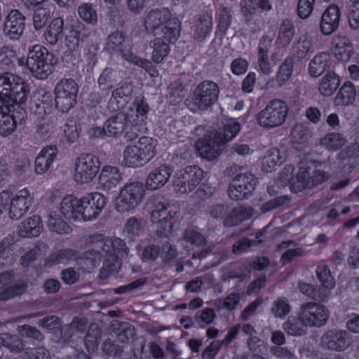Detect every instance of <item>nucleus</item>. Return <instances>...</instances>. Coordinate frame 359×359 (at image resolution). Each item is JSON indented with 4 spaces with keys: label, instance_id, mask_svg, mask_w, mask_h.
<instances>
[{
    "label": "nucleus",
    "instance_id": "1",
    "mask_svg": "<svg viewBox=\"0 0 359 359\" xmlns=\"http://www.w3.org/2000/svg\"><path fill=\"white\" fill-rule=\"evenodd\" d=\"M29 87L20 76L10 72L0 74V112L26 111Z\"/></svg>",
    "mask_w": 359,
    "mask_h": 359
},
{
    "label": "nucleus",
    "instance_id": "2",
    "mask_svg": "<svg viewBox=\"0 0 359 359\" xmlns=\"http://www.w3.org/2000/svg\"><path fill=\"white\" fill-rule=\"evenodd\" d=\"M148 33L163 36L168 42H175L180 34V23L176 18H170L167 8L151 11L144 20Z\"/></svg>",
    "mask_w": 359,
    "mask_h": 359
},
{
    "label": "nucleus",
    "instance_id": "3",
    "mask_svg": "<svg viewBox=\"0 0 359 359\" xmlns=\"http://www.w3.org/2000/svg\"><path fill=\"white\" fill-rule=\"evenodd\" d=\"M57 62V58L47 48L35 45L29 48L25 65L33 76L43 80L53 72Z\"/></svg>",
    "mask_w": 359,
    "mask_h": 359
},
{
    "label": "nucleus",
    "instance_id": "4",
    "mask_svg": "<svg viewBox=\"0 0 359 359\" xmlns=\"http://www.w3.org/2000/svg\"><path fill=\"white\" fill-rule=\"evenodd\" d=\"M155 141L149 137L142 136L135 144H128L123 151V163L130 168L144 165L156 154Z\"/></svg>",
    "mask_w": 359,
    "mask_h": 359
},
{
    "label": "nucleus",
    "instance_id": "5",
    "mask_svg": "<svg viewBox=\"0 0 359 359\" xmlns=\"http://www.w3.org/2000/svg\"><path fill=\"white\" fill-rule=\"evenodd\" d=\"M144 186L139 182L126 184L120 190L116 200V209L119 212H126L135 209L142 201Z\"/></svg>",
    "mask_w": 359,
    "mask_h": 359
},
{
    "label": "nucleus",
    "instance_id": "6",
    "mask_svg": "<svg viewBox=\"0 0 359 359\" xmlns=\"http://www.w3.org/2000/svg\"><path fill=\"white\" fill-rule=\"evenodd\" d=\"M151 220L153 223L160 225V228L163 231V234L170 233L174 226V217L177 213L173 211L169 205L168 201L159 197H154L151 200Z\"/></svg>",
    "mask_w": 359,
    "mask_h": 359
},
{
    "label": "nucleus",
    "instance_id": "7",
    "mask_svg": "<svg viewBox=\"0 0 359 359\" xmlns=\"http://www.w3.org/2000/svg\"><path fill=\"white\" fill-rule=\"evenodd\" d=\"M203 171L197 165H189L178 171L173 180L175 191L180 194L192 191L201 182Z\"/></svg>",
    "mask_w": 359,
    "mask_h": 359
},
{
    "label": "nucleus",
    "instance_id": "8",
    "mask_svg": "<svg viewBox=\"0 0 359 359\" xmlns=\"http://www.w3.org/2000/svg\"><path fill=\"white\" fill-rule=\"evenodd\" d=\"M257 184V179L250 173L237 174L228 187L229 198L233 201H243L252 196Z\"/></svg>",
    "mask_w": 359,
    "mask_h": 359
},
{
    "label": "nucleus",
    "instance_id": "9",
    "mask_svg": "<svg viewBox=\"0 0 359 359\" xmlns=\"http://www.w3.org/2000/svg\"><path fill=\"white\" fill-rule=\"evenodd\" d=\"M100 166L97 156L91 154L80 155L76 161L75 180L81 184L90 182L96 176Z\"/></svg>",
    "mask_w": 359,
    "mask_h": 359
},
{
    "label": "nucleus",
    "instance_id": "10",
    "mask_svg": "<svg viewBox=\"0 0 359 359\" xmlns=\"http://www.w3.org/2000/svg\"><path fill=\"white\" fill-rule=\"evenodd\" d=\"M299 316L307 326L319 327L327 323L329 311L325 306L311 302L301 305Z\"/></svg>",
    "mask_w": 359,
    "mask_h": 359
},
{
    "label": "nucleus",
    "instance_id": "11",
    "mask_svg": "<svg viewBox=\"0 0 359 359\" xmlns=\"http://www.w3.org/2000/svg\"><path fill=\"white\" fill-rule=\"evenodd\" d=\"M321 343L328 351L342 352L352 344V339L351 334L346 330L331 329L323 334Z\"/></svg>",
    "mask_w": 359,
    "mask_h": 359
},
{
    "label": "nucleus",
    "instance_id": "12",
    "mask_svg": "<svg viewBox=\"0 0 359 359\" xmlns=\"http://www.w3.org/2000/svg\"><path fill=\"white\" fill-rule=\"evenodd\" d=\"M221 132L208 131L203 137L199 139L196 147L199 155L208 161L216 158L222 146Z\"/></svg>",
    "mask_w": 359,
    "mask_h": 359
},
{
    "label": "nucleus",
    "instance_id": "13",
    "mask_svg": "<svg viewBox=\"0 0 359 359\" xmlns=\"http://www.w3.org/2000/svg\"><path fill=\"white\" fill-rule=\"evenodd\" d=\"M219 92L216 83L204 81L195 90L194 104L200 110H206L217 100Z\"/></svg>",
    "mask_w": 359,
    "mask_h": 359
},
{
    "label": "nucleus",
    "instance_id": "14",
    "mask_svg": "<svg viewBox=\"0 0 359 359\" xmlns=\"http://www.w3.org/2000/svg\"><path fill=\"white\" fill-rule=\"evenodd\" d=\"M82 221L96 219L107 204V198L100 193H93L80 198Z\"/></svg>",
    "mask_w": 359,
    "mask_h": 359
},
{
    "label": "nucleus",
    "instance_id": "15",
    "mask_svg": "<svg viewBox=\"0 0 359 359\" xmlns=\"http://www.w3.org/2000/svg\"><path fill=\"white\" fill-rule=\"evenodd\" d=\"M26 18L17 9L11 10L6 17L4 26V34L11 40H19L25 29Z\"/></svg>",
    "mask_w": 359,
    "mask_h": 359
},
{
    "label": "nucleus",
    "instance_id": "16",
    "mask_svg": "<svg viewBox=\"0 0 359 359\" xmlns=\"http://www.w3.org/2000/svg\"><path fill=\"white\" fill-rule=\"evenodd\" d=\"M329 178V175L325 171L314 170L310 173V168L302 165L297 174V189H311Z\"/></svg>",
    "mask_w": 359,
    "mask_h": 359
},
{
    "label": "nucleus",
    "instance_id": "17",
    "mask_svg": "<svg viewBox=\"0 0 359 359\" xmlns=\"http://www.w3.org/2000/svg\"><path fill=\"white\" fill-rule=\"evenodd\" d=\"M31 204L32 198L29 191L26 189L20 190L10 202L8 212L10 218L20 219L28 211Z\"/></svg>",
    "mask_w": 359,
    "mask_h": 359
},
{
    "label": "nucleus",
    "instance_id": "18",
    "mask_svg": "<svg viewBox=\"0 0 359 359\" xmlns=\"http://www.w3.org/2000/svg\"><path fill=\"white\" fill-rule=\"evenodd\" d=\"M103 256L109 259L116 258V261H121L128 255L129 248L126 246V242L119 238L106 239L102 246Z\"/></svg>",
    "mask_w": 359,
    "mask_h": 359
},
{
    "label": "nucleus",
    "instance_id": "19",
    "mask_svg": "<svg viewBox=\"0 0 359 359\" xmlns=\"http://www.w3.org/2000/svg\"><path fill=\"white\" fill-rule=\"evenodd\" d=\"M340 20V10L336 5L329 6L321 16L320 31L325 35H330L337 30Z\"/></svg>",
    "mask_w": 359,
    "mask_h": 359
},
{
    "label": "nucleus",
    "instance_id": "20",
    "mask_svg": "<svg viewBox=\"0 0 359 359\" xmlns=\"http://www.w3.org/2000/svg\"><path fill=\"white\" fill-rule=\"evenodd\" d=\"M60 210L64 218L69 221L81 222V200L73 196L65 197L60 203Z\"/></svg>",
    "mask_w": 359,
    "mask_h": 359
},
{
    "label": "nucleus",
    "instance_id": "21",
    "mask_svg": "<svg viewBox=\"0 0 359 359\" xmlns=\"http://www.w3.org/2000/svg\"><path fill=\"white\" fill-rule=\"evenodd\" d=\"M172 170L166 164H162L149 172L146 180V187L156 190L163 187L168 181Z\"/></svg>",
    "mask_w": 359,
    "mask_h": 359
},
{
    "label": "nucleus",
    "instance_id": "22",
    "mask_svg": "<svg viewBox=\"0 0 359 359\" xmlns=\"http://www.w3.org/2000/svg\"><path fill=\"white\" fill-rule=\"evenodd\" d=\"M121 180L122 175L118 168L107 165L101 170L98 183L103 190L109 191L115 189Z\"/></svg>",
    "mask_w": 359,
    "mask_h": 359
},
{
    "label": "nucleus",
    "instance_id": "23",
    "mask_svg": "<svg viewBox=\"0 0 359 359\" xmlns=\"http://www.w3.org/2000/svg\"><path fill=\"white\" fill-rule=\"evenodd\" d=\"M110 333L116 336L120 342L127 343L135 336V327L128 322L113 320L110 323Z\"/></svg>",
    "mask_w": 359,
    "mask_h": 359
},
{
    "label": "nucleus",
    "instance_id": "24",
    "mask_svg": "<svg viewBox=\"0 0 359 359\" xmlns=\"http://www.w3.org/2000/svg\"><path fill=\"white\" fill-rule=\"evenodd\" d=\"M57 154L55 145H49L43 148L35 160V172L42 174L46 172L53 162Z\"/></svg>",
    "mask_w": 359,
    "mask_h": 359
},
{
    "label": "nucleus",
    "instance_id": "25",
    "mask_svg": "<svg viewBox=\"0 0 359 359\" xmlns=\"http://www.w3.org/2000/svg\"><path fill=\"white\" fill-rule=\"evenodd\" d=\"M127 46L128 45L126 44L125 35L120 32H115L108 36L105 49L111 53H118L125 60L124 54L131 52Z\"/></svg>",
    "mask_w": 359,
    "mask_h": 359
},
{
    "label": "nucleus",
    "instance_id": "26",
    "mask_svg": "<svg viewBox=\"0 0 359 359\" xmlns=\"http://www.w3.org/2000/svg\"><path fill=\"white\" fill-rule=\"evenodd\" d=\"M6 273H8L9 278L6 285L0 289L1 290V291H0V302H6L20 297L26 292L28 287L27 283L24 280H18L13 285H9L11 283V274L8 271Z\"/></svg>",
    "mask_w": 359,
    "mask_h": 359
},
{
    "label": "nucleus",
    "instance_id": "27",
    "mask_svg": "<svg viewBox=\"0 0 359 359\" xmlns=\"http://www.w3.org/2000/svg\"><path fill=\"white\" fill-rule=\"evenodd\" d=\"M42 229L41 217L36 215L28 218L19 225V232L22 236H38Z\"/></svg>",
    "mask_w": 359,
    "mask_h": 359
},
{
    "label": "nucleus",
    "instance_id": "28",
    "mask_svg": "<svg viewBox=\"0 0 359 359\" xmlns=\"http://www.w3.org/2000/svg\"><path fill=\"white\" fill-rule=\"evenodd\" d=\"M330 55L321 53L316 55L310 62L309 74L312 77H318L330 68Z\"/></svg>",
    "mask_w": 359,
    "mask_h": 359
},
{
    "label": "nucleus",
    "instance_id": "29",
    "mask_svg": "<svg viewBox=\"0 0 359 359\" xmlns=\"http://www.w3.org/2000/svg\"><path fill=\"white\" fill-rule=\"evenodd\" d=\"M356 90L355 86L350 81H346L340 88L338 94L334 98L336 106H347L352 104L355 98Z\"/></svg>",
    "mask_w": 359,
    "mask_h": 359
},
{
    "label": "nucleus",
    "instance_id": "30",
    "mask_svg": "<svg viewBox=\"0 0 359 359\" xmlns=\"http://www.w3.org/2000/svg\"><path fill=\"white\" fill-rule=\"evenodd\" d=\"M126 114H116L104 123L107 136L114 137L121 134L126 126Z\"/></svg>",
    "mask_w": 359,
    "mask_h": 359
},
{
    "label": "nucleus",
    "instance_id": "31",
    "mask_svg": "<svg viewBox=\"0 0 359 359\" xmlns=\"http://www.w3.org/2000/svg\"><path fill=\"white\" fill-rule=\"evenodd\" d=\"M175 42H168L163 36L156 37L151 42V46L153 48L152 60L156 63H160L166 57L170 52L169 43Z\"/></svg>",
    "mask_w": 359,
    "mask_h": 359
},
{
    "label": "nucleus",
    "instance_id": "32",
    "mask_svg": "<svg viewBox=\"0 0 359 359\" xmlns=\"http://www.w3.org/2000/svg\"><path fill=\"white\" fill-rule=\"evenodd\" d=\"M212 20L211 15L205 13L201 16L195 25L194 37L198 41H202L211 32Z\"/></svg>",
    "mask_w": 359,
    "mask_h": 359
},
{
    "label": "nucleus",
    "instance_id": "33",
    "mask_svg": "<svg viewBox=\"0 0 359 359\" xmlns=\"http://www.w3.org/2000/svg\"><path fill=\"white\" fill-rule=\"evenodd\" d=\"M294 57H287L280 65L276 76L278 88L284 86L291 78L294 65Z\"/></svg>",
    "mask_w": 359,
    "mask_h": 359
},
{
    "label": "nucleus",
    "instance_id": "34",
    "mask_svg": "<svg viewBox=\"0 0 359 359\" xmlns=\"http://www.w3.org/2000/svg\"><path fill=\"white\" fill-rule=\"evenodd\" d=\"M64 21L61 18L53 19L48 27L44 36L46 41L50 45H55L62 38Z\"/></svg>",
    "mask_w": 359,
    "mask_h": 359
},
{
    "label": "nucleus",
    "instance_id": "35",
    "mask_svg": "<svg viewBox=\"0 0 359 359\" xmlns=\"http://www.w3.org/2000/svg\"><path fill=\"white\" fill-rule=\"evenodd\" d=\"M339 84V76L334 72H329L323 77L318 89L322 95L330 96L338 88Z\"/></svg>",
    "mask_w": 359,
    "mask_h": 359
},
{
    "label": "nucleus",
    "instance_id": "36",
    "mask_svg": "<svg viewBox=\"0 0 359 359\" xmlns=\"http://www.w3.org/2000/svg\"><path fill=\"white\" fill-rule=\"evenodd\" d=\"M217 128H214L213 130L214 132H221L222 144L234 137L241 128L240 124L233 119L226 120V123L222 121L221 126L217 124Z\"/></svg>",
    "mask_w": 359,
    "mask_h": 359
},
{
    "label": "nucleus",
    "instance_id": "37",
    "mask_svg": "<svg viewBox=\"0 0 359 359\" xmlns=\"http://www.w3.org/2000/svg\"><path fill=\"white\" fill-rule=\"evenodd\" d=\"M103 255V254L102 253ZM101 253L98 251L90 250L84 253L83 257L77 260V263L81 269L85 273H90L100 262Z\"/></svg>",
    "mask_w": 359,
    "mask_h": 359
},
{
    "label": "nucleus",
    "instance_id": "38",
    "mask_svg": "<svg viewBox=\"0 0 359 359\" xmlns=\"http://www.w3.org/2000/svg\"><path fill=\"white\" fill-rule=\"evenodd\" d=\"M312 48V39L307 34H304L301 36L294 46V59L298 60L306 59L309 55Z\"/></svg>",
    "mask_w": 359,
    "mask_h": 359
},
{
    "label": "nucleus",
    "instance_id": "39",
    "mask_svg": "<svg viewBox=\"0 0 359 359\" xmlns=\"http://www.w3.org/2000/svg\"><path fill=\"white\" fill-rule=\"evenodd\" d=\"M295 34V29L292 22L285 20L280 25L277 42L283 47H287L291 43Z\"/></svg>",
    "mask_w": 359,
    "mask_h": 359
},
{
    "label": "nucleus",
    "instance_id": "40",
    "mask_svg": "<svg viewBox=\"0 0 359 359\" xmlns=\"http://www.w3.org/2000/svg\"><path fill=\"white\" fill-rule=\"evenodd\" d=\"M298 287L302 294L315 301L323 302L330 294L326 288L316 289L313 285L305 283H300Z\"/></svg>",
    "mask_w": 359,
    "mask_h": 359
},
{
    "label": "nucleus",
    "instance_id": "41",
    "mask_svg": "<svg viewBox=\"0 0 359 359\" xmlns=\"http://www.w3.org/2000/svg\"><path fill=\"white\" fill-rule=\"evenodd\" d=\"M306 325L302 318L290 317L283 323L284 330L292 336H302L306 333Z\"/></svg>",
    "mask_w": 359,
    "mask_h": 359
},
{
    "label": "nucleus",
    "instance_id": "42",
    "mask_svg": "<svg viewBox=\"0 0 359 359\" xmlns=\"http://www.w3.org/2000/svg\"><path fill=\"white\" fill-rule=\"evenodd\" d=\"M310 137L311 133L307 127L302 124L295 126L291 133V142L297 149H299L302 144L306 143Z\"/></svg>",
    "mask_w": 359,
    "mask_h": 359
},
{
    "label": "nucleus",
    "instance_id": "43",
    "mask_svg": "<svg viewBox=\"0 0 359 359\" xmlns=\"http://www.w3.org/2000/svg\"><path fill=\"white\" fill-rule=\"evenodd\" d=\"M320 143L328 150H337L346 143L343 135L337 133H331L320 139Z\"/></svg>",
    "mask_w": 359,
    "mask_h": 359
},
{
    "label": "nucleus",
    "instance_id": "44",
    "mask_svg": "<svg viewBox=\"0 0 359 359\" xmlns=\"http://www.w3.org/2000/svg\"><path fill=\"white\" fill-rule=\"evenodd\" d=\"M258 114L257 120L261 126L274 128L281 125L285 120L286 114Z\"/></svg>",
    "mask_w": 359,
    "mask_h": 359
},
{
    "label": "nucleus",
    "instance_id": "45",
    "mask_svg": "<svg viewBox=\"0 0 359 359\" xmlns=\"http://www.w3.org/2000/svg\"><path fill=\"white\" fill-rule=\"evenodd\" d=\"M78 91V86L72 79H62L55 88V95L77 96Z\"/></svg>",
    "mask_w": 359,
    "mask_h": 359
},
{
    "label": "nucleus",
    "instance_id": "46",
    "mask_svg": "<svg viewBox=\"0 0 359 359\" xmlns=\"http://www.w3.org/2000/svg\"><path fill=\"white\" fill-rule=\"evenodd\" d=\"M252 266L248 263L232 264L225 273L226 279L245 278L248 276Z\"/></svg>",
    "mask_w": 359,
    "mask_h": 359
},
{
    "label": "nucleus",
    "instance_id": "47",
    "mask_svg": "<svg viewBox=\"0 0 359 359\" xmlns=\"http://www.w3.org/2000/svg\"><path fill=\"white\" fill-rule=\"evenodd\" d=\"M16 117L11 114H0V135L6 137L16 129Z\"/></svg>",
    "mask_w": 359,
    "mask_h": 359
},
{
    "label": "nucleus",
    "instance_id": "48",
    "mask_svg": "<svg viewBox=\"0 0 359 359\" xmlns=\"http://www.w3.org/2000/svg\"><path fill=\"white\" fill-rule=\"evenodd\" d=\"M80 18L88 25H95L97 22V13L91 4L84 3L78 7Z\"/></svg>",
    "mask_w": 359,
    "mask_h": 359
},
{
    "label": "nucleus",
    "instance_id": "49",
    "mask_svg": "<svg viewBox=\"0 0 359 359\" xmlns=\"http://www.w3.org/2000/svg\"><path fill=\"white\" fill-rule=\"evenodd\" d=\"M48 217L47 225L50 231L57 233H68L70 231L69 225L55 213H50Z\"/></svg>",
    "mask_w": 359,
    "mask_h": 359
},
{
    "label": "nucleus",
    "instance_id": "50",
    "mask_svg": "<svg viewBox=\"0 0 359 359\" xmlns=\"http://www.w3.org/2000/svg\"><path fill=\"white\" fill-rule=\"evenodd\" d=\"M121 266V262L116 261V258L109 259L105 257L103 266L100 270L99 278L105 280L111 274L118 271Z\"/></svg>",
    "mask_w": 359,
    "mask_h": 359
},
{
    "label": "nucleus",
    "instance_id": "51",
    "mask_svg": "<svg viewBox=\"0 0 359 359\" xmlns=\"http://www.w3.org/2000/svg\"><path fill=\"white\" fill-rule=\"evenodd\" d=\"M168 89V98L172 102L179 103L187 95V90L179 80L170 83Z\"/></svg>",
    "mask_w": 359,
    "mask_h": 359
},
{
    "label": "nucleus",
    "instance_id": "52",
    "mask_svg": "<svg viewBox=\"0 0 359 359\" xmlns=\"http://www.w3.org/2000/svg\"><path fill=\"white\" fill-rule=\"evenodd\" d=\"M101 332L97 327H90L84 338V344L87 351L90 353L94 352L99 344Z\"/></svg>",
    "mask_w": 359,
    "mask_h": 359
},
{
    "label": "nucleus",
    "instance_id": "53",
    "mask_svg": "<svg viewBox=\"0 0 359 359\" xmlns=\"http://www.w3.org/2000/svg\"><path fill=\"white\" fill-rule=\"evenodd\" d=\"M318 278L322 283L321 288L330 290L334 286V278L332 276L330 270L327 265L318 266L316 270Z\"/></svg>",
    "mask_w": 359,
    "mask_h": 359
},
{
    "label": "nucleus",
    "instance_id": "54",
    "mask_svg": "<svg viewBox=\"0 0 359 359\" xmlns=\"http://www.w3.org/2000/svg\"><path fill=\"white\" fill-rule=\"evenodd\" d=\"M109 17L112 25L117 27H123L128 18V13L123 8L114 6L109 8Z\"/></svg>",
    "mask_w": 359,
    "mask_h": 359
},
{
    "label": "nucleus",
    "instance_id": "55",
    "mask_svg": "<svg viewBox=\"0 0 359 359\" xmlns=\"http://www.w3.org/2000/svg\"><path fill=\"white\" fill-rule=\"evenodd\" d=\"M260 0H243L241 3V13L245 18V24L250 25L256 8H259Z\"/></svg>",
    "mask_w": 359,
    "mask_h": 359
},
{
    "label": "nucleus",
    "instance_id": "56",
    "mask_svg": "<svg viewBox=\"0 0 359 359\" xmlns=\"http://www.w3.org/2000/svg\"><path fill=\"white\" fill-rule=\"evenodd\" d=\"M77 96L55 95V107L60 112H68L76 103Z\"/></svg>",
    "mask_w": 359,
    "mask_h": 359
},
{
    "label": "nucleus",
    "instance_id": "57",
    "mask_svg": "<svg viewBox=\"0 0 359 359\" xmlns=\"http://www.w3.org/2000/svg\"><path fill=\"white\" fill-rule=\"evenodd\" d=\"M144 222L142 218L132 217L124 226V230L132 236H139L144 230Z\"/></svg>",
    "mask_w": 359,
    "mask_h": 359
},
{
    "label": "nucleus",
    "instance_id": "58",
    "mask_svg": "<svg viewBox=\"0 0 359 359\" xmlns=\"http://www.w3.org/2000/svg\"><path fill=\"white\" fill-rule=\"evenodd\" d=\"M215 318V311L211 308H206L197 312L194 316V320L196 323L197 327H204L206 325L211 324Z\"/></svg>",
    "mask_w": 359,
    "mask_h": 359
},
{
    "label": "nucleus",
    "instance_id": "59",
    "mask_svg": "<svg viewBox=\"0 0 359 359\" xmlns=\"http://www.w3.org/2000/svg\"><path fill=\"white\" fill-rule=\"evenodd\" d=\"M291 310L288 300L285 298H280L275 301L271 308V313L276 318H283L287 316Z\"/></svg>",
    "mask_w": 359,
    "mask_h": 359
},
{
    "label": "nucleus",
    "instance_id": "60",
    "mask_svg": "<svg viewBox=\"0 0 359 359\" xmlns=\"http://www.w3.org/2000/svg\"><path fill=\"white\" fill-rule=\"evenodd\" d=\"M2 344L12 352L18 353L24 349L22 341L17 335L5 334L2 338Z\"/></svg>",
    "mask_w": 359,
    "mask_h": 359
},
{
    "label": "nucleus",
    "instance_id": "61",
    "mask_svg": "<svg viewBox=\"0 0 359 359\" xmlns=\"http://www.w3.org/2000/svg\"><path fill=\"white\" fill-rule=\"evenodd\" d=\"M50 18V12L44 8H38L33 15V25L36 30L43 29Z\"/></svg>",
    "mask_w": 359,
    "mask_h": 359
},
{
    "label": "nucleus",
    "instance_id": "62",
    "mask_svg": "<svg viewBox=\"0 0 359 359\" xmlns=\"http://www.w3.org/2000/svg\"><path fill=\"white\" fill-rule=\"evenodd\" d=\"M146 114H126V126H132L140 132H143L145 127Z\"/></svg>",
    "mask_w": 359,
    "mask_h": 359
},
{
    "label": "nucleus",
    "instance_id": "63",
    "mask_svg": "<svg viewBox=\"0 0 359 359\" xmlns=\"http://www.w3.org/2000/svg\"><path fill=\"white\" fill-rule=\"evenodd\" d=\"M17 330L23 337L32 339L39 341H41L44 339L43 334L38 329L29 325L18 326Z\"/></svg>",
    "mask_w": 359,
    "mask_h": 359
},
{
    "label": "nucleus",
    "instance_id": "64",
    "mask_svg": "<svg viewBox=\"0 0 359 359\" xmlns=\"http://www.w3.org/2000/svg\"><path fill=\"white\" fill-rule=\"evenodd\" d=\"M102 351L107 357L115 358L122 355L123 348L116 342L109 339L102 344Z\"/></svg>",
    "mask_w": 359,
    "mask_h": 359
}]
</instances>
